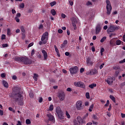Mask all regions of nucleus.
<instances>
[{
    "instance_id": "obj_1",
    "label": "nucleus",
    "mask_w": 125,
    "mask_h": 125,
    "mask_svg": "<svg viewBox=\"0 0 125 125\" xmlns=\"http://www.w3.org/2000/svg\"><path fill=\"white\" fill-rule=\"evenodd\" d=\"M13 91L15 92V96H18V98H15L16 101H20V102H21L20 104L22 105L23 103H22V101H23V96H22L21 94L19 93V89H18V87H14L13 89Z\"/></svg>"
},
{
    "instance_id": "obj_2",
    "label": "nucleus",
    "mask_w": 125,
    "mask_h": 125,
    "mask_svg": "<svg viewBox=\"0 0 125 125\" xmlns=\"http://www.w3.org/2000/svg\"><path fill=\"white\" fill-rule=\"evenodd\" d=\"M15 61H19L20 62H21V63H23L24 64H32V60L28 58L25 57H16L15 58Z\"/></svg>"
},
{
    "instance_id": "obj_3",
    "label": "nucleus",
    "mask_w": 125,
    "mask_h": 125,
    "mask_svg": "<svg viewBox=\"0 0 125 125\" xmlns=\"http://www.w3.org/2000/svg\"><path fill=\"white\" fill-rule=\"evenodd\" d=\"M73 125H83V124H85V121H84L82 117L78 116L76 119L73 121Z\"/></svg>"
},
{
    "instance_id": "obj_4",
    "label": "nucleus",
    "mask_w": 125,
    "mask_h": 125,
    "mask_svg": "<svg viewBox=\"0 0 125 125\" xmlns=\"http://www.w3.org/2000/svg\"><path fill=\"white\" fill-rule=\"evenodd\" d=\"M56 112L58 114V116L61 120H63L64 119V116H63V112L61 110V108L60 106H58L56 108Z\"/></svg>"
},
{
    "instance_id": "obj_5",
    "label": "nucleus",
    "mask_w": 125,
    "mask_h": 125,
    "mask_svg": "<svg viewBox=\"0 0 125 125\" xmlns=\"http://www.w3.org/2000/svg\"><path fill=\"white\" fill-rule=\"evenodd\" d=\"M106 9H107L106 13L108 15H110L112 11V6L111 5V2H110L109 0H106Z\"/></svg>"
},
{
    "instance_id": "obj_6",
    "label": "nucleus",
    "mask_w": 125,
    "mask_h": 125,
    "mask_svg": "<svg viewBox=\"0 0 125 125\" xmlns=\"http://www.w3.org/2000/svg\"><path fill=\"white\" fill-rule=\"evenodd\" d=\"M45 39L46 40H48V32H45L44 33L41 38V41L42 42H43V44H45L46 42H47V41L46 40H45Z\"/></svg>"
},
{
    "instance_id": "obj_7",
    "label": "nucleus",
    "mask_w": 125,
    "mask_h": 125,
    "mask_svg": "<svg viewBox=\"0 0 125 125\" xmlns=\"http://www.w3.org/2000/svg\"><path fill=\"white\" fill-rule=\"evenodd\" d=\"M72 26L74 27V30H77V27L76 26L77 24L80 25V20L79 19L76 18H72Z\"/></svg>"
},
{
    "instance_id": "obj_8",
    "label": "nucleus",
    "mask_w": 125,
    "mask_h": 125,
    "mask_svg": "<svg viewBox=\"0 0 125 125\" xmlns=\"http://www.w3.org/2000/svg\"><path fill=\"white\" fill-rule=\"evenodd\" d=\"M74 85H75V86H76L77 87H81L82 88H84V87H85V85L84 84V83L81 81L74 82Z\"/></svg>"
},
{
    "instance_id": "obj_9",
    "label": "nucleus",
    "mask_w": 125,
    "mask_h": 125,
    "mask_svg": "<svg viewBox=\"0 0 125 125\" xmlns=\"http://www.w3.org/2000/svg\"><path fill=\"white\" fill-rule=\"evenodd\" d=\"M78 71H79V68L77 66H74L69 69V71L71 75H75V74H77Z\"/></svg>"
},
{
    "instance_id": "obj_10",
    "label": "nucleus",
    "mask_w": 125,
    "mask_h": 125,
    "mask_svg": "<svg viewBox=\"0 0 125 125\" xmlns=\"http://www.w3.org/2000/svg\"><path fill=\"white\" fill-rule=\"evenodd\" d=\"M115 79L114 77H112L111 76H108L105 82L109 84V85H112L113 84V82L115 81Z\"/></svg>"
},
{
    "instance_id": "obj_11",
    "label": "nucleus",
    "mask_w": 125,
    "mask_h": 125,
    "mask_svg": "<svg viewBox=\"0 0 125 125\" xmlns=\"http://www.w3.org/2000/svg\"><path fill=\"white\" fill-rule=\"evenodd\" d=\"M76 107L77 110L80 111V110H83V103L81 101H78L76 102Z\"/></svg>"
},
{
    "instance_id": "obj_12",
    "label": "nucleus",
    "mask_w": 125,
    "mask_h": 125,
    "mask_svg": "<svg viewBox=\"0 0 125 125\" xmlns=\"http://www.w3.org/2000/svg\"><path fill=\"white\" fill-rule=\"evenodd\" d=\"M58 97H59L61 101H63L65 99V93L63 92H60L58 93Z\"/></svg>"
},
{
    "instance_id": "obj_13",
    "label": "nucleus",
    "mask_w": 125,
    "mask_h": 125,
    "mask_svg": "<svg viewBox=\"0 0 125 125\" xmlns=\"http://www.w3.org/2000/svg\"><path fill=\"white\" fill-rule=\"evenodd\" d=\"M98 73V71H97L96 69H91L90 71H89L86 72V75H95Z\"/></svg>"
},
{
    "instance_id": "obj_14",
    "label": "nucleus",
    "mask_w": 125,
    "mask_h": 125,
    "mask_svg": "<svg viewBox=\"0 0 125 125\" xmlns=\"http://www.w3.org/2000/svg\"><path fill=\"white\" fill-rule=\"evenodd\" d=\"M101 30H102L101 25H100V24H97L95 29L96 35H98V34L101 32Z\"/></svg>"
},
{
    "instance_id": "obj_15",
    "label": "nucleus",
    "mask_w": 125,
    "mask_h": 125,
    "mask_svg": "<svg viewBox=\"0 0 125 125\" xmlns=\"http://www.w3.org/2000/svg\"><path fill=\"white\" fill-rule=\"evenodd\" d=\"M47 117L49 118V120L51 121L53 123H55V120H54V116L51 114H48Z\"/></svg>"
},
{
    "instance_id": "obj_16",
    "label": "nucleus",
    "mask_w": 125,
    "mask_h": 125,
    "mask_svg": "<svg viewBox=\"0 0 125 125\" xmlns=\"http://www.w3.org/2000/svg\"><path fill=\"white\" fill-rule=\"evenodd\" d=\"M42 54H43V56L44 57V60H46L47 59V52L45 51L44 50H42Z\"/></svg>"
},
{
    "instance_id": "obj_17",
    "label": "nucleus",
    "mask_w": 125,
    "mask_h": 125,
    "mask_svg": "<svg viewBox=\"0 0 125 125\" xmlns=\"http://www.w3.org/2000/svg\"><path fill=\"white\" fill-rule=\"evenodd\" d=\"M86 63H87L88 66L92 65V64H93V62H92V61H91V59L89 57H88L86 58Z\"/></svg>"
},
{
    "instance_id": "obj_18",
    "label": "nucleus",
    "mask_w": 125,
    "mask_h": 125,
    "mask_svg": "<svg viewBox=\"0 0 125 125\" xmlns=\"http://www.w3.org/2000/svg\"><path fill=\"white\" fill-rule=\"evenodd\" d=\"M108 33H111L112 32H115V29L114 28V26L111 25L110 26L109 28L107 29Z\"/></svg>"
},
{
    "instance_id": "obj_19",
    "label": "nucleus",
    "mask_w": 125,
    "mask_h": 125,
    "mask_svg": "<svg viewBox=\"0 0 125 125\" xmlns=\"http://www.w3.org/2000/svg\"><path fill=\"white\" fill-rule=\"evenodd\" d=\"M2 84L4 86V87H6V88H8V83L5 81V80H3L2 81Z\"/></svg>"
},
{
    "instance_id": "obj_20",
    "label": "nucleus",
    "mask_w": 125,
    "mask_h": 125,
    "mask_svg": "<svg viewBox=\"0 0 125 125\" xmlns=\"http://www.w3.org/2000/svg\"><path fill=\"white\" fill-rule=\"evenodd\" d=\"M20 29L21 32V34H25L26 31H25V27L23 25H21L20 26Z\"/></svg>"
},
{
    "instance_id": "obj_21",
    "label": "nucleus",
    "mask_w": 125,
    "mask_h": 125,
    "mask_svg": "<svg viewBox=\"0 0 125 125\" xmlns=\"http://www.w3.org/2000/svg\"><path fill=\"white\" fill-rule=\"evenodd\" d=\"M94 107V104H92L88 109L89 112H92V110H93V107Z\"/></svg>"
},
{
    "instance_id": "obj_22",
    "label": "nucleus",
    "mask_w": 125,
    "mask_h": 125,
    "mask_svg": "<svg viewBox=\"0 0 125 125\" xmlns=\"http://www.w3.org/2000/svg\"><path fill=\"white\" fill-rule=\"evenodd\" d=\"M38 77H39V75L38 74H34L33 79H34V81H35V82H37V81H38Z\"/></svg>"
},
{
    "instance_id": "obj_23",
    "label": "nucleus",
    "mask_w": 125,
    "mask_h": 125,
    "mask_svg": "<svg viewBox=\"0 0 125 125\" xmlns=\"http://www.w3.org/2000/svg\"><path fill=\"white\" fill-rule=\"evenodd\" d=\"M96 86V83H92L90 85H89L88 87H90V88H94Z\"/></svg>"
},
{
    "instance_id": "obj_24",
    "label": "nucleus",
    "mask_w": 125,
    "mask_h": 125,
    "mask_svg": "<svg viewBox=\"0 0 125 125\" xmlns=\"http://www.w3.org/2000/svg\"><path fill=\"white\" fill-rule=\"evenodd\" d=\"M65 116L67 119L71 118V115H70V114H69V112H68L67 111H65Z\"/></svg>"
},
{
    "instance_id": "obj_25",
    "label": "nucleus",
    "mask_w": 125,
    "mask_h": 125,
    "mask_svg": "<svg viewBox=\"0 0 125 125\" xmlns=\"http://www.w3.org/2000/svg\"><path fill=\"white\" fill-rule=\"evenodd\" d=\"M51 13L53 16H55L56 15V11L54 9H52L51 10Z\"/></svg>"
},
{
    "instance_id": "obj_26",
    "label": "nucleus",
    "mask_w": 125,
    "mask_h": 125,
    "mask_svg": "<svg viewBox=\"0 0 125 125\" xmlns=\"http://www.w3.org/2000/svg\"><path fill=\"white\" fill-rule=\"evenodd\" d=\"M110 99H111V100H112V101H113V102H114V103H116V99H115V97L112 95H110L109 96Z\"/></svg>"
},
{
    "instance_id": "obj_27",
    "label": "nucleus",
    "mask_w": 125,
    "mask_h": 125,
    "mask_svg": "<svg viewBox=\"0 0 125 125\" xmlns=\"http://www.w3.org/2000/svg\"><path fill=\"white\" fill-rule=\"evenodd\" d=\"M38 29L39 30H42L43 29V24L41 23L38 27Z\"/></svg>"
},
{
    "instance_id": "obj_28",
    "label": "nucleus",
    "mask_w": 125,
    "mask_h": 125,
    "mask_svg": "<svg viewBox=\"0 0 125 125\" xmlns=\"http://www.w3.org/2000/svg\"><path fill=\"white\" fill-rule=\"evenodd\" d=\"M107 39L106 37H104L102 38V39L101 40V42H105V41H106V39Z\"/></svg>"
},
{
    "instance_id": "obj_29",
    "label": "nucleus",
    "mask_w": 125,
    "mask_h": 125,
    "mask_svg": "<svg viewBox=\"0 0 125 125\" xmlns=\"http://www.w3.org/2000/svg\"><path fill=\"white\" fill-rule=\"evenodd\" d=\"M121 42H122V41H121V40H117L116 42V44L117 45H120V44H121Z\"/></svg>"
},
{
    "instance_id": "obj_30",
    "label": "nucleus",
    "mask_w": 125,
    "mask_h": 125,
    "mask_svg": "<svg viewBox=\"0 0 125 125\" xmlns=\"http://www.w3.org/2000/svg\"><path fill=\"white\" fill-rule=\"evenodd\" d=\"M54 108V106H53V104H51L50 105L49 108V111H53Z\"/></svg>"
},
{
    "instance_id": "obj_31",
    "label": "nucleus",
    "mask_w": 125,
    "mask_h": 125,
    "mask_svg": "<svg viewBox=\"0 0 125 125\" xmlns=\"http://www.w3.org/2000/svg\"><path fill=\"white\" fill-rule=\"evenodd\" d=\"M104 51H105V49H104V48H102L101 49V55L102 56H103V52H104Z\"/></svg>"
},
{
    "instance_id": "obj_32",
    "label": "nucleus",
    "mask_w": 125,
    "mask_h": 125,
    "mask_svg": "<svg viewBox=\"0 0 125 125\" xmlns=\"http://www.w3.org/2000/svg\"><path fill=\"white\" fill-rule=\"evenodd\" d=\"M55 4H56V1H53V2H51V3H50V5H51V6H54V5H55Z\"/></svg>"
},
{
    "instance_id": "obj_33",
    "label": "nucleus",
    "mask_w": 125,
    "mask_h": 125,
    "mask_svg": "<svg viewBox=\"0 0 125 125\" xmlns=\"http://www.w3.org/2000/svg\"><path fill=\"white\" fill-rule=\"evenodd\" d=\"M25 123L26 125H30L31 124V121L29 119H26Z\"/></svg>"
},
{
    "instance_id": "obj_34",
    "label": "nucleus",
    "mask_w": 125,
    "mask_h": 125,
    "mask_svg": "<svg viewBox=\"0 0 125 125\" xmlns=\"http://www.w3.org/2000/svg\"><path fill=\"white\" fill-rule=\"evenodd\" d=\"M20 7L21 8H24V7H25V4H24V3H21L20 5Z\"/></svg>"
},
{
    "instance_id": "obj_35",
    "label": "nucleus",
    "mask_w": 125,
    "mask_h": 125,
    "mask_svg": "<svg viewBox=\"0 0 125 125\" xmlns=\"http://www.w3.org/2000/svg\"><path fill=\"white\" fill-rule=\"evenodd\" d=\"M113 26L114 29V31H116V30H119V29H120V26H117L115 25H113Z\"/></svg>"
},
{
    "instance_id": "obj_36",
    "label": "nucleus",
    "mask_w": 125,
    "mask_h": 125,
    "mask_svg": "<svg viewBox=\"0 0 125 125\" xmlns=\"http://www.w3.org/2000/svg\"><path fill=\"white\" fill-rule=\"evenodd\" d=\"M7 35H8L9 36H10V35H11V30H10V29L8 28L7 29Z\"/></svg>"
},
{
    "instance_id": "obj_37",
    "label": "nucleus",
    "mask_w": 125,
    "mask_h": 125,
    "mask_svg": "<svg viewBox=\"0 0 125 125\" xmlns=\"http://www.w3.org/2000/svg\"><path fill=\"white\" fill-rule=\"evenodd\" d=\"M93 119H94V120H95L96 121H98V118L97 117V116L94 115L93 116Z\"/></svg>"
},
{
    "instance_id": "obj_38",
    "label": "nucleus",
    "mask_w": 125,
    "mask_h": 125,
    "mask_svg": "<svg viewBox=\"0 0 125 125\" xmlns=\"http://www.w3.org/2000/svg\"><path fill=\"white\" fill-rule=\"evenodd\" d=\"M86 5L88 6H90V5H92L91 2L88 1L86 3Z\"/></svg>"
},
{
    "instance_id": "obj_39",
    "label": "nucleus",
    "mask_w": 125,
    "mask_h": 125,
    "mask_svg": "<svg viewBox=\"0 0 125 125\" xmlns=\"http://www.w3.org/2000/svg\"><path fill=\"white\" fill-rule=\"evenodd\" d=\"M54 48L55 49V51L57 53L58 52H59V50H58V49L57 48V47L56 46V45H54Z\"/></svg>"
},
{
    "instance_id": "obj_40",
    "label": "nucleus",
    "mask_w": 125,
    "mask_h": 125,
    "mask_svg": "<svg viewBox=\"0 0 125 125\" xmlns=\"http://www.w3.org/2000/svg\"><path fill=\"white\" fill-rule=\"evenodd\" d=\"M85 95H86V98H87L88 99H89V97H89V93H88V92L86 93Z\"/></svg>"
},
{
    "instance_id": "obj_41",
    "label": "nucleus",
    "mask_w": 125,
    "mask_h": 125,
    "mask_svg": "<svg viewBox=\"0 0 125 125\" xmlns=\"http://www.w3.org/2000/svg\"><path fill=\"white\" fill-rule=\"evenodd\" d=\"M2 47L4 48V47H7V46H8V44L5 43V44H3L2 45Z\"/></svg>"
},
{
    "instance_id": "obj_42",
    "label": "nucleus",
    "mask_w": 125,
    "mask_h": 125,
    "mask_svg": "<svg viewBox=\"0 0 125 125\" xmlns=\"http://www.w3.org/2000/svg\"><path fill=\"white\" fill-rule=\"evenodd\" d=\"M0 115L3 116V110L0 109Z\"/></svg>"
},
{
    "instance_id": "obj_43",
    "label": "nucleus",
    "mask_w": 125,
    "mask_h": 125,
    "mask_svg": "<svg viewBox=\"0 0 125 125\" xmlns=\"http://www.w3.org/2000/svg\"><path fill=\"white\" fill-rule=\"evenodd\" d=\"M33 45H34V42H31V43H29L28 47H31V46H33Z\"/></svg>"
},
{
    "instance_id": "obj_44",
    "label": "nucleus",
    "mask_w": 125,
    "mask_h": 125,
    "mask_svg": "<svg viewBox=\"0 0 125 125\" xmlns=\"http://www.w3.org/2000/svg\"><path fill=\"white\" fill-rule=\"evenodd\" d=\"M119 125H125V121H121L119 122Z\"/></svg>"
},
{
    "instance_id": "obj_45",
    "label": "nucleus",
    "mask_w": 125,
    "mask_h": 125,
    "mask_svg": "<svg viewBox=\"0 0 125 125\" xmlns=\"http://www.w3.org/2000/svg\"><path fill=\"white\" fill-rule=\"evenodd\" d=\"M1 78H5V73H3L1 74Z\"/></svg>"
},
{
    "instance_id": "obj_46",
    "label": "nucleus",
    "mask_w": 125,
    "mask_h": 125,
    "mask_svg": "<svg viewBox=\"0 0 125 125\" xmlns=\"http://www.w3.org/2000/svg\"><path fill=\"white\" fill-rule=\"evenodd\" d=\"M1 40H5V35L4 34L2 35Z\"/></svg>"
},
{
    "instance_id": "obj_47",
    "label": "nucleus",
    "mask_w": 125,
    "mask_h": 125,
    "mask_svg": "<svg viewBox=\"0 0 125 125\" xmlns=\"http://www.w3.org/2000/svg\"><path fill=\"white\" fill-rule=\"evenodd\" d=\"M58 32L59 34H62V33H63V30H62V29H59Z\"/></svg>"
},
{
    "instance_id": "obj_48",
    "label": "nucleus",
    "mask_w": 125,
    "mask_h": 125,
    "mask_svg": "<svg viewBox=\"0 0 125 125\" xmlns=\"http://www.w3.org/2000/svg\"><path fill=\"white\" fill-rule=\"evenodd\" d=\"M62 43L66 45V44L68 43V41L67 40H64Z\"/></svg>"
},
{
    "instance_id": "obj_49",
    "label": "nucleus",
    "mask_w": 125,
    "mask_h": 125,
    "mask_svg": "<svg viewBox=\"0 0 125 125\" xmlns=\"http://www.w3.org/2000/svg\"><path fill=\"white\" fill-rule=\"evenodd\" d=\"M29 96H30V97H31V98H33V97H34V94H33L32 93H30Z\"/></svg>"
},
{
    "instance_id": "obj_50",
    "label": "nucleus",
    "mask_w": 125,
    "mask_h": 125,
    "mask_svg": "<svg viewBox=\"0 0 125 125\" xmlns=\"http://www.w3.org/2000/svg\"><path fill=\"white\" fill-rule=\"evenodd\" d=\"M34 54H35V50L32 49V50L31 51V56H33V55H34Z\"/></svg>"
},
{
    "instance_id": "obj_51",
    "label": "nucleus",
    "mask_w": 125,
    "mask_h": 125,
    "mask_svg": "<svg viewBox=\"0 0 125 125\" xmlns=\"http://www.w3.org/2000/svg\"><path fill=\"white\" fill-rule=\"evenodd\" d=\"M104 65H105V64L104 63L102 64L99 67L100 69H102V68H103V67L104 66Z\"/></svg>"
},
{
    "instance_id": "obj_52",
    "label": "nucleus",
    "mask_w": 125,
    "mask_h": 125,
    "mask_svg": "<svg viewBox=\"0 0 125 125\" xmlns=\"http://www.w3.org/2000/svg\"><path fill=\"white\" fill-rule=\"evenodd\" d=\"M61 16H62V18H66V15H65L64 14H62Z\"/></svg>"
},
{
    "instance_id": "obj_53",
    "label": "nucleus",
    "mask_w": 125,
    "mask_h": 125,
    "mask_svg": "<svg viewBox=\"0 0 125 125\" xmlns=\"http://www.w3.org/2000/svg\"><path fill=\"white\" fill-rule=\"evenodd\" d=\"M84 71V69L83 68H81L80 69V73H83Z\"/></svg>"
},
{
    "instance_id": "obj_54",
    "label": "nucleus",
    "mask_w": 125,
    "mask_h": 125,
    "mask_svg": "<svg viewBox=\"0 0 125 125\" xmlns=\"http://www.w3.org/2000/svg\"><path fill=\"white\" fill-rule=\"evenodd\" d=\"M66 91H68V92H71V91H72V89L71 88H67L66 89Z\"/></svg>"
},
{
    "instance_id": "obj_55",
    "label": "nucleus",
    "mask_w": 125,
    "mask_h": 125,
    "mask_svg": "<svg viewBox=\"0 0 125 125\" xmlns=\"http://www.w3.org/2000/svg\"><path fill=\"white\" fill-rule=\"evenodd\" d=\"M65 55L66 56H69V55H70V53H69V52H66L65 53Z\"/></svg>"
},
{
    "instance_id": "obj_56",
    "label": "nucleus",
    "mask_w": 125,
    "mask_h": 125,
    "mask_svg": "<svg viewBox=\"0 0 125 125\" xmlns=\"http://www.w3.org/2000/svg\"><path fill=\"white\" fill-rule=\"evenodd\" d=\"M17 125H22V123L20 121H18Z\"/></svg>"
},
{
    "instance_id": "obj_57",
    "label": "nucleus",
    "mask_w": 125,
    "mask_h": 125,
    "mask_svg": "<svg viewBox=\"0 0 125 125\" xmlns=\"http://www.w3.org/2000/svg\"><path fill=\"white\" fill-rule=\"evenodd\" d=\"M66 46V45L63 44V43L61 45V48H64Z\"/></svg>"
},
{
    "instance_id": "obj_58",
    "label": "nucleus",
    "mask_w": 125,
    "mask_h": 125,
    "mask_svg": "<svg viewBox=\"0 0 125 125\" xmlns=\"http://www.w3.org/2000/svg\"><path fill=\"white\" fill-rule=\"evenodd\" d=\"M15 20L16 21V22H19L20 21V20L19 19V18L17 17L15 18Z\"/></svg>"
},
{
    "instance_id": "obj_59",
    "label": "nucleus",
    "mask_w": 125,
    "mask_h": 125,
    "mask_svg": "<svg viewBox=\"0 0 125 125\" xmlns=\"http://www.w3.org/2000/svg\"><path fill=\"white\" fill-rule=\"evenodd\" d=\"M21 14H20V13L17 14V17H17V18L21 17Z\"/></svg>"
},
{
    "instance_id": "obj_60",
    "label": "nucleus",
    "mask_w": 125,
    "mask_h": 125,
    "mask_svg": "<svg viewBox=\"0 0 125 125\" xmlns=\"http://www.w3.org/2000/svg\"><path fill=\"white\" fill-rule=\"evenodd\" d=\"M121 117L123 118H125V114L121 113Z\"/></svg>"
},
{
    "instance_id": "obj_61",
    "label": "nucleus",
    "mask_w": 125,
    "mask_h": 125,
    "mask_svg": "<svg viewBox=\"0 0 125 125\" xmlns=\"http://www.w3.org/2000/svg\"><path fill=\"white\" fill-rule=\"evenodd\" d=\"M12 79H13V80H16L17 79V77H16V76H13V77H12Z\"/></svg>"
},
{
    "instance_id": "obj_62",
    "label": "nucleus",
    "mask_w": 125,
    "mask_h": 125,
    "mask_svg": "<svg viewBox=\"0 0 125 125\" xmlns=\"http://www.w3.org/2000/svg\"><path fill=\"white\" fill-rule=\"evenodd\" d=\"M16 33H20V29H17L16 30Z\"/></svg>"
},
{
    "instance_id": "obj_63",
    "label": "nucleus",
    "mask_w": 125,
    "mask_h": 125,
    "mask_svg": "<svg viewBox=\"0 0 125 125\" xmlns=\"http://www.w3.org/2000/svg\"><path fill=\"white\" fill-rule=\"evenodd\" d=\"M125 59H124L123 60L120 62V63H125Z\"/></svg>"
},
{
    "instance_id": "obj_64",
    "label": "nucleus",
    "mask_w": 125,
    "mask_h": 125,
    "mask_svg": "<svg viewBox=\"0 0 125 125\" xmlns=\"http://www.w3.org/2000/svg\"><path fill=\"white\" fill-rule=\"evenodd\" d=\"M123 42H125V35H123Z\"/></svg>"
}]
</instances>
